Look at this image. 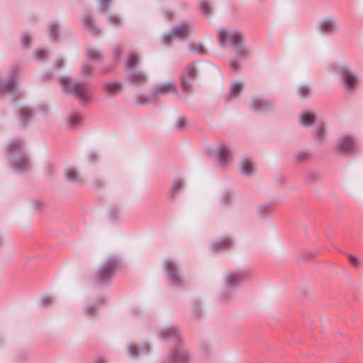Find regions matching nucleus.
Masks as SVG:
<instances>
[{
	"instance_id": "f257e3e1",
	"label": "nucleus",
	"mask_w": 363,
	"mask_h": 363,
	"mask_svg": "<svg viewBox=\"0 0 363 363\" xmlns=\"http://www.w3.org/2000/svg\"><path fill=\"white\" fill-rule=\"evenodd\" d=\"M177 92V85L172 81L158 84L155 87L154 92L150 96L139 94L136 96L135 101L139 104H145L155 100L157 96L166 94H174Z\"/></svg>"
},
{
	"instance_id": "f03ea898",
	"label": "nucleus",
	"mask_w": 363,
	"mask_h": 363,
	"mask_svg": "<svg viewBox=\"0 0 363 363\" xmlns=\"http://www.w3.org/2000/svg\"><path fill=\"white\" fill-rule=\"evenodd\" d=\"M60 84L65 91L74 94L82 102H85L89 96V91L86 88L74 83L69 77L61 79Z\"/></svg>"
},
{
	"instance_id": "7ed1b4c3",
	"label": "nucleus",
	"mask_w": 363,
	"mask_h": 363,
	"mask_svg": "<svg viewBox=\"0 0 363 363\" xmlns=\"http://www.w3.org/2000/svg\"><path fill=\"white\" fill-rule=\"evenodd\" d=\"M218 37L222 45H224L225 43L230 42L238 47L240 45L242 39V35L240 32L230 31L225 28L219 29Z\"/></svg>"
},
{
	"instance_id": "20e7f679",
	"label": "nucleus",
	"mask_w": 363,
	"mask_h": 363,
	"mask_svg": "<svg viewBox=\"0 0 363 363\" xmlns=\"http://www.w3.org/2000/svg\"><path fill=\"white\" fill-rule=\"evenodd\" d=\"M197 70L195 65H189L182 76V87L185 92L190 91L191 87V81L196 77Z\"/></svg>"
},
{
	"instance_id": "39448f33",
	"label": "nucleus",
	"mask_w": 363,
	"mask_h": 363,
	"mask_svg": "<svg viewBox=\"0 0 363 363\" xmlns=\"http://www.w3.org/2000/svg\"><path fill=\"white\" fill-rule=\"evenodd\" d=\"M355 142L353 138L349 135L342 137L337 145L340 151L345 152L352 150L354 148Z\"/></svg>"
},
{
	"instance_id": "423d86ee",
	"label": "nucleus",
	"mask_w": 363,
	"mask_h": 363,
	"mask_svg": "<svg viewBox=\"0 0 363 363\" xmlns=\"http://www.w3.org/2000/svg\"><path fill=\"white\" fill-rule=\"evenodd\" d=\"M118 262L116 259L110 260L101 269V279L106 280L111 277L113 272L116 269Z\"/></svg>"
},
{
	"instance_id": "0eeeda50",
	"label": "nucleus",
	"mask_w": 363,
	"mask_h": 363,
	"mask_svg": "<svg viewBox=\"0 0 363 363\" xmlns=\"http://www.w3.org/2000/svg\"><path fill=\"white\" fill-rule=\"evenodd\" d=\"M191 31L190 26L187 23H182L176 27L169 34L170 38H184Z\"/></svg>"
},
{
	"instance_id": "6e6552de",
	"label": "nucleus",
	"mask_w": 363,
	"mask_h": 363,
	"mask_svg": "<svg viewBox=\"0 0 363 363\" xmlns=\"http://www.w3.org/2000/svg\"><path fill=\"white\" fill-rule=\"evenodd\" d=\"M346 86L351 89L357 84V79L356 76L349 70H343L342 74Z\"/></svg>"
},
{
	"instance_id": "1a4fd4ad",
	"label": "nucleus",
	"mask_w": 363,
	"mask_h": 363,
	"mask_svg": "<svg viewBox=\"0 0 363 363\" xmlns=\"http://www.w3.org/2000/svg\"><path fill=\"white\" fill-rule=\"evenodd\" d=\"M336 26L335 18H327L319 23V29L323 32H332Z\"/></svg>"
},
{
	"instance_id": "9d476101",
	"label": "nucleus",
	"mask_w": 363,
	"mask_h": 363,
	"mask_svg": "<svg viewBox=\"0 0 363 363\" xmlns=\"http://www.w3.org/2000/svg\"><path fill=\"white\" fill-rule=\"evenodd\" d=\"M129 79L132 83L136 85L143 84L147 80L146 76L143 73L139 72H131L130 74Z\"/></svg>"
},
{
	"instance_id": "9b49d317",
	"label": "nucleus",
	"mask_w": 363,
	"mask_h": 363,
	"mask_svg": "<svg viewBox=\"0 0 363 363\" xmlns=\"http://www.w3.org/2000/svg\"><path fill=\"white\" fill-rule=\"evenodd\" d=\"M241 172L247 175L251 174L255 171L253 163L249 159H244L240 166Z\"/></svg>"
},
{
	"instance_id": "f8f14e48",
	"label": "nucleus",
	"mask_w": 363,
	"mask_h": 363,
	"mask_svg": "<svg viewBox=\"0 0 363 363\" xmlns=\"http://www.w3.org/2000/svg\"><path fill=\"white\" fill-rule=\"evenodd\" d=\"M232 245V241L228 238H223L216 241L213 247L215 250H224Z\"/></svg>"
},
{
	"instance_id": "ddd939ff",
	"label": "nucleus",
	"mask_w": 363,
	"mask_h": 363,
	"mask_svg": "<svg viewBox=\"0 0 363 363\" xmlns=\"http://www.w3.org/2000/svg\"><path fill=\"white\" fill-rule=\"evenodd\" d=\"M67 179L72 182H79L81 180L80 174L74 168H67L65 171Z\"/></svg>"
},
{
	"instance_id": "4468645a",
	"label": "nucleus",
	"mask_w": 363,
	"mask_h": 363,
	"mask_svg": "<svg viewBox=\"0 0 363 363\" xmlns=\"http://www.w3.org/2000/svg\"><path fill=\"white\" fill-rule=\"evenodd\" d=\"M315 116L313 113L307 112L300 116L301 123L304 125H309L314 121Z\"/></svg>"
},
{
	"instance_id": "2eb2a0df",
	"label": "nucleus",
	"mask_w": 363,
	"mask_h": 363,
	"mask_svg": "<svg viewBox=\"0 0 363 363\" xmlns=\"http://www.w3.org/2000/svg\"><path fill=\"white\" fill-rule=\"evenodd\" d=\"M139 61L138 55L135 53H131L128 57L126 62V67L128 69L132 70L136 66Z\"/></svg>"
},
{
	"instance_id": "dca6fc26",
	"label": "nucleus",
	"mask_w": 363,
	"mask_h": 363,
	"mask_svg": "<svg viewBox=\"0 0 363 363\" xmlns=\"http://www.w3.org/2000/svg\"><path fill=\"white\" fill-rule=\"evenodd\" d=\"M166 267L169 276L174 278L178 277V272L173 262L167 261L166 262Z\"/></svg>"
},
{
	"instance_id": "f3484780",
	"label": "nucleus",
	"mask_w": 363,
	"mask_h": 363,
	"mask_svg": "<svg viewBox=\"0 0 363 363\" xmlns=\"http://www.w3.org/2000/svg\"><path fill=\"white\" fill-rule=\"evenodd\" d=\"M242 88V84L240 82H235L233 84L231 89H230V96L236 97L239 93L241 91Z\"/></svg>"
},
{
	"instance_id": "a211bd4d",
	"label": "nucleus",
	"mask_w": 363,
	"mask_h": 363,
	"mask_svg": "<svg viewBox=\"0 0 363 363\" xmlns=\"http://www.w3.org/2000/svg\"><path fill=\"white\" fill-rule=\"evenodd\" d=\"M218 155L220 157V160L225 162L228 160V157L230 155V152L229 149L227 147H220L218 150Z\"/></svg>"
},
{
	"instance_id": "6ab92c4d",
	"label": "nucleus",
	"mask_w": 363,
	"mask_h": 363,
	"mask_svg": "<svg viewBox=\"0 0 363 363\" xmlns=\"http://www.w3.org/2000/svg\"><path fill=\"white\" fill-rule=\"evenodd\" d=\"M253 106L256 109L264 111L268 109L270 107V104L265 101L257 100L253 103Z\"/></svg>"
},
{
	"instance_id": "aec40b11",
	"label": "nucleus",
	"mask_w": 363,
	"mask_h": 363,
	"mask_svg": "<svg viewBox=\"0 0 363 363\" xmlns=\"http://www.w3.org/2000/svg\"><path fill=\"white\" fill-rule=\"evenodd\" d=\"M183 183L180 179H177L172 184V189L170 191V196L173 197L179 191L182 189Z\"/></svg>"
},
{
	"instance_id": "412c9836",
	"label": "nucleus",
	"mask_w": 363,
	"mask_h": 363,
	"mask_svg": "<svg viewBox=\"0 0 363 363\" xmlns=\"http://www.w3.org/2000/svg\"><path fill=\"white\" fill-rule=\"evenodd\" d=\"M105 90L108 94H113L120 90V85L118 83H109L105 85Z\"/></svg>"
},
{
	"instance_id": "4be33fe9",
	"label": "nucleus",
	"mask_w": 363,
	"mask_h": 363,
	"mask_svg": "<svg viewBox=\"0 0 363 363\" xmlns=\"http://www.w3.org/2000/svg\"><path fill=\"white\" fill-rule=\"evenodd\" d=\"M15 84L14 82L11 81L7 84H4L3 87L1 89L4 93H10L14 91Z\"/></svg>"
},
{
	"instance_id": "5701e85b",
	"label": "nucleus",
	"mask_w": 363,
	"mask_h": 363,
	"mask_svg": "<svg viewBox=\"0 0 363 363\" xmlns=\"http://www.w3.org/2000/svg\"><path fill=\"white\" fill-rule=\"evenodd\" d=\"M29 167L28 162L26 159H21L19 161L16 162V168L18 170H25L27 167Z\"/></svg>"
},
{
	"instance_id": "b1692460",
	"label": "nucleus",
	"mask_w": 363,
	"mask_h": 363,
	"mask_svg": "<svg viewBox=\"0 0 363 363\" xmlns=\"http://www.w3.org/2000/svg\"><path fill=\"white\" fill-rule=\"evenodd\" d=\"M201 11L204 15L208 16L211 13V6L208 2L203 1L201 4Z\"/></svg>"
},
{
	"instance_id": "393cba45",
	"label": "nucleus",
	"mask_w": 363,
	"mask_h": 363,
	"mask_svg": "<svg viewBox=\"0 0 363 363\" xmlns=\"http://www.w3.org/2000/svg\"><path fill=\"white\" fill-rule=\"evenodd\" d=\"M87 56L89 59H97L100 57V53L96 49H90L87 52Z\"/></svg>"
},
{
	"instance_id": "a878e982",
	"label": "nucleus",
	"mask_w": 363,
	"mask_h": 363,
	"mask_svg": "<svg viewBox=\"0 0 363 363\" xmlns=\"http://www.w3.org/2000/svg\"><path fill=\"white\" fill-rule=\"evenodd\" d=\"M298 91L301 97H306L310 94V89L306 86H300Z\"/></svg>"
},
{
	"instance_id": "bb28decb",
	"label": "nucleus",
	"mask_w": 363,
	"mask_h": 363,
	"mask_svg": "<svg viewBox=\"0 0 363 363\" xmlns=\"http://www.w3.org/2000/svg\"><path fill=\"white\" fill-rule=\"evenodd\" d=\"M81 120V117L77 114H74L70 116L69 123L70 125L74 126L77 125Z\"/></svg>"
},
{
	"instance_id": "cd10ccee",
	"label": "nucleus",
	"mask_w": 363,
	"mask_h": 363,
	"mask_svg": "<svg viewBox=\"0 0 363 363\" xmlns=\"http://www.w3.org/2000/svg\"><path fill=\"white\" fill-rule=\"evenodd\" d=\"M187 121L184 118H179L176 122V127L177 129H182L186 126Z\"/></svg>"
},
{
	"instance_id": "c85d7f7f",
	"label": "nucleus",
	"mask_w": 363,
	"mask_h": 363,
	"mask_svg": "<svg viewBox=\"0 0 363 363\" xmlns=\"http://www.w3.org/2000/svg\"><path fill=\"white\" fill-rule=\"evenodd\" d=\"M242 279V276L238 274H233L229 276V281L235 284Z\"/></svg>"
},
{
	"instance_id": "c756f323",
	"label": "nucleus",
	"mask_w": 363,
	"mask_h": 363,
	"mask_svg": "<svg viewBox=\"0 0 363 363\" xmlns=\"http://www.w3.org/2000/svg\"><path fill=\"white\" fill-rule=\"evenodd\" d=\"M35 56L38 60H43L47 56V52L44 50H39L35 52Z\"/></svg>"
},
{
	"instance_id": "7c9ffc66",
	"label": "nucleus",
	"mask_w": 363,
	"mask_h": 363,
	"mask_svg": "<svg viewBox=\"0 0 363 363\" xmlns=\"http://www.w3.org/2000/svg\"><path fill=\"white\" fill-rule=\"evenodd\" d=\"M347 259H348V261L349 262L353 265L354 267H358V264H359V262H358V259L356 257L352 255H349L347 256Z\"/></svg>"
},
{
	"instance_id": "2f4dec72",
	"label": "nucleus",
	"mask_w": 363,
	"mask_h": 363,
	"mask_svg": "<svg viewBox=\"0 0 363 363\" xmlns=\"http://www.w3.org/2000/svg\"><path fill=\"white\" fill-rule=\"evenodd\" d=\"M22 43L25 47H28L30 45V37L28 34L24 33L21 37Z\"/></svg>"
},
{
	"instance_id": "473e14b6",
	"label": "nucleus",
	"mask_w": 363,
	"mask_h": 363,
	"mask_svg": "<svg viewBox=\"0 0 363 363\" xmlns=\"http://www.w3.org/2000/svg\"><path fill=\"white\" fill-rule=\"evenodd\" d=\"M324 133H325V129H324V127L323 126H319L317 128V130H316V137L318 138V139H321L322 138V136L324 135Z\"/></svg>"
},
{
	"instance_id": "72a5a7b5",
	"label": "nucleus",
	"mask_w": 363,
	"mask_h": 363,
	"mask_svg": "<svg viewBox=\"0 0 363 363\" xmlns=\"http://www.w3.org/2000/svg\"><path fill=\"white\" fill-rule=\"evenodd\" d=\"M128 352L131 356H135L138 353V347L134 345H130L128 347Z\"/></svg>"
},
{
	"instance_id": "f704fd0d",
	"label": "nucleus",
	"mask_w": 363,
	"mask_h": 363,
	"mask_svg": "<svg viewBox=\"0 0 363 363\" xmlns=\"http://www.w3.org/2000/svg\"><path fill=\"white\" fill-rule=\"evenodd\" d=\"M31 115V111L28 108H23L21 111V117L23 120L26 116Z\"/></svg>"
},
{
	"instance_id": "c9c22d12",
	"label": "nucleus",
	"mask_w": 363,
	"mask_h": 363,
	"mask_svg": "<svg viewBox=\"0 0 363 363\" xmlns=\"http://www.w3.org/2000/svg\"><path fill=\"white\" fill-rule=\"evenodd\" d=\"M83 22L85 25H90L92 26V20L90 16H85L83 18Z\"/></svg>"
},
{
	"instance_id": "e433bc0d",
	"label": "nucleus",
	"mask_w": 363,
	"mask_h": 363,
	"mask_svg": "<svg viewBox=\"0 0 363 363\" xmlns=\"http://www.w3.org/2000/svg\"><path fill=\"white\" fill-rule=\"evenodd\" d=\"M56 29H57V26L53 24V25H51L50 27V35L52 36L55 34V31H56Z\"/></svg>"
},
{
	"instance_id": "4c0bfd02",
	"label": "nucleus",
	"mask_w": 363,
	"mask_h": 363,
	"mask_svg": "<svg viewBox=\"0 0 363 363\" xmlns=\"http://www.w3.org/2000/svg\"><path fill=\"white\" fill-rule=\"evenodd\" d=\"M91 68H89L88 66H84L82 68V72L84 75L89 74V73L91 72Z\"/></svg>"
},
{
	"instance_id": "58836bf2",
	"label": "nucleus",
	"mask_w": 363,
	"mask_h": 363,
	"mask_svg": "<svg viewBox=\"0 0 363 363\" xmlns=\"http://www.w3.org/2000/svg\"><path fill=\"white\" fill-rule=\"evenodd\" d=\"M308 157V155L307 153H301L298 155V159L299 160H303L307 159Z\"/></svg>"
},
{
	"instance_id": "ea45409f",
	"label": "nucleus",
	"mask_w": 363,
	"mask_h": 363,
	"mask_svg": "<svg viewBox=\"0 0 363 363\" xmlns=\"http://www.w3.org/2000/svg\"><path fill=\"white\" fill-rule=\"evenodd\" d=\"M94 307H89L86 308V313L88 314V315H91L94 313Z\"/></svg>"
},
{
	"instance_id": "a19ab883",
	"label": "nucleus",
	"mask_w": 363,
	"mask_h": 363,
	"mask_svg": "<svg viewBox=\"0 0 363 363\" xmlns=\"http://www.w3.org/2000/svg\"><path fill=\"white\" fill-rule=\"evenodd\" d=\"M110 20H111V21L113 23H114V24H117V23H119V21H120L119 18H117V17H111V18H110Z\"/></svg>"
},
{
	"instance_id": "79ce46f5",
	"label": "nucleus",
	"mask_w": 363,
	"mask_h": 363,
	"mask_svg": "<svg viewBox=\"0 0 363 363\" xmlns=\"http://www.w3.org/2000/svg\"><path fill=\"white\" fill-rule=\"evenodd\" d=\"M230 67H231L234 70H236V69H237V68H238V65H237L236 62H233V61L230 62Z\"/></svg>"
},
{
	"instance_id": "37998d69",
	"label": "nucleus",
	"mask_w": 363,
	"mask_h": 363,
	"mask_svg": "<svg viewBox=\"0 0 363 363\" xmlns=\"http://www.w3.org/2000/svg\"><path fill=\"white\" fill-rule=\"evenodd\" d=\"M203 49L201 48H199L197 47L194 48H192V51H194V52H199V53H201L203 52Z\"/></svg>"
},
{
	"instance_id": "c03bdc74",
	"label": "nucleus",
	"mask_w": 363,
	"mask_h": 363,
	"mask_svg": "<svg viewBox=\"0 0 363 363\" xmlns=\"http://www.w3.org/2000/svg\"><path fill=\"white\" fill-rule=\"evenodd\" d=\"M57 67L60 68L62 67L63 65V62H62V60H58L57 61Z\"/></svg>"
},
{
	"instance_id": "a18cd8bd",
	"label": "nucleus",
	"mask_w": 363,
	"mask_h": 363,
	"mask_svg": "<svg viewBox=\"0 0 363 363\" xmlns=\"http://www.w3.org/2000/svg\"><path fill=\"white\" fill-rule=\"evenodd\" d=\"M111 0H101V4L106 5L108 4Z\"/></svg>"
}]
</instances>
